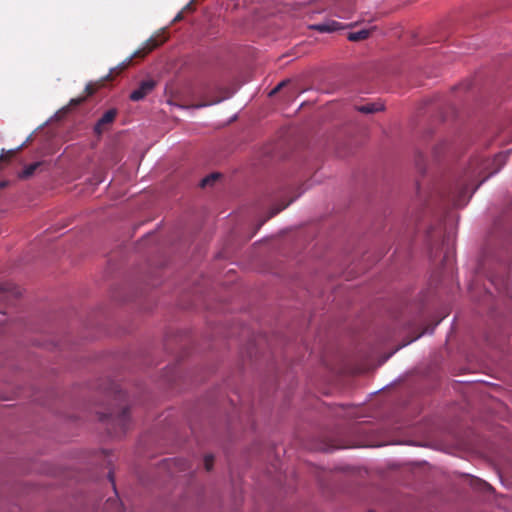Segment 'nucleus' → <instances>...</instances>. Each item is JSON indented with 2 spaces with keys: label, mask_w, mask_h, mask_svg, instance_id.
<instances>
[{
  "label": "nucleus",
  "mask_w": 512,
  "mask_h": 512,
  "mask_svg": "<svg viewBox=\"0 0 512 512\" xmlns=\"http://www.w3.org/2000/svg\"><path fill=\"white\" fill-rule=\"evenodd\" d=\"M204 106H206V105H205V104H199V105H195V106H193V107H194V108H201V107H204Z\"/></svg>",
  "instance_id": "13"
},
{
  "label": "nucleus",
  "mask_w": 512,
  "mask_h": 512,
  "mask_svg": "<svg viewBox=\"0 0 512 512\" xmlns=\"http://www.w3.org/2000/svg\"><path fill=\"white\" fill-rule=\"evenodd\" d=\"M383 109H384V106L382 104H378V103H368V104L362 105L358 108V110L360 112L366 113V114L375 113V112L381 111Z\"/></svg>",
  "instance_id": "4"
},
{
  "label": "nucleus",
  "mask_w": 512,
  "mask_h": 512,
  "mask_svg": "<svg viewBox=\"0 0 512 512\" xmlns=\"http://www.w3.org/2000/svg\"><path fill=\"white\" fill-rule=\"evenodd\" d=\"M34 168H35L34 166H30V167H29V169H27V170L25 171V174H26V175H30V174L33 172Z\"/></svg>",
  "instance_id": "9"
},
{
  "label": "nucleus",
  "mask_w": 512,
  "mask_h": 512,
  "mask_svg": "<svg viewBox=\"0 0 512 512\" xmlns=\"http://www.w3.org/2000/svg\"><path fill=\"white\" fill-rule=\"evenodd\" d=\"M142 54H143V53H142V50H138V51H136V52L134 53V56H138V55H142Z\"/></svg>",
  "instance_id": "11"
},
{
  "label": "nucleus",
  "mask_w": 512,
  "mask_h": 512,
  "mask_svg": "<svg viewBox=\"0 0 512 512\" xmlns=\"http://www.w3.org/2000/svg\"><path fill=\"white\" fill-rule=\"evenodd\" d=\"M369 36V30L363 29L357 32H351L348 34V39L350 41H359L366 39Z\"/></svg>",
  "instance_id": "5"
},
{
  "label": "nucleus",
  "mask_w": 512,
  "mask_h": 512,
  "mask_svg": "<svg viewBox=\"0 0 512 512\" xmlns=\"http://www.w3.org/2000/svg\"><path fill=\"white\" fill-rule=\"evenodd\" d=\"M312 28L322 33H330L343 29V26L341 25V23L337 21H327L324 23L313 25Z\"/></svg>",
  "instance_id": "3"
},
{
  "label": "nucleus",
  "mask_w": 512,
  "mask_h": 512,
  "mask_svg": "<svg viewBox=\"0 0 512 512\" xmlns=\"http://www.w3.org/2000/svg\"><path fill=\"white\" fill-rule=\"evenodd\" d=\"M155 83L152 80L143 81L140 86L134 90L130 98L133 101H139L143 99L148 93H150L154 89Z\"/></svg>",
  "instance_id": "1"
},
{
  "label": "nucleus",
  "mask_w": 512,
  "mask_h": 512,
  "mask_svg": "<svg viewBox=\"0 0 512 512\" xmlns=\"http://www.w3.org/2000/svg\"><path fill=\"white\" fill-rule=\"evenodd\" d=\"M282 85H283V83L278 84L277 87L271 92V94H273L276 91H278Z\"/></svg>",
  "instance_id": "10"
},
{
  "label": "nucleus",
  "mask_w": 512,
  "mask_h": 512,
  "mask_svg": "<svg viewBox=\"0 0 512 512\" xmlns=\"http://www.w3.org/2000/svg\"><path fill=\"white\" fill-rule=\"evenodd\" d=\"M174 107H177V108H180V109H184L186 108L185 106H182V105H177V104H172Z\"/></svg>",
  "instance_id": "12"
},
{
  "label": "nucleus",
  "mask_w": 512,
  "mask_h": 512,
  "mask_svg": "<svg viewBox=\"0 0 512 512\" xmlns=\"http://www.w3.org/2000/svg\"><path fill=\"white\" fill-rule=\"evenodd\" d=\"M217 178H218V174H211V175L205 177L204 179H202L201 186L204 187Z\"/></svg>",
  "instance_id": "7"
},
{
  "label": "nucleus",
  "mask_w": 512,
  "mask_h": 512,
  "mask_svg": "<svg viewBox=\"0 0 512 512\" xmlns=\"http://www.w3.org/2000/svg\"><path fill=\"white\" fill-rule=\"evenodd\" d=\"M158 45H159V42L156 39H153V38L149 39L147 41V43L145 44V47H144L145 52L144 53H147V52L151 51L152 49H154Z\"/></svg>",
  "instance_id": "6"
},
{
  "label": "nucleus",
  "mask_w": 512,
  "mask_h": 512,
  "mask_svg": "<svg viewBox=\"0 0 512 512\" xmlns=\"http://www.w3.org/2000/svg\"><path fill=\"white\" fill-rule=\"evenodd\" d=\"M116 116V111L111 109L106 111L103 116L99 119V121L96 123L94 130L97 134H101L103 131V126L110 124L113 122L114 118Z\"/></svg>",
  "instance_id": "2"
},
{
  "label": "nucleus",
  "mask_w": 512,
  "mask_h": 512,
  "mask_svg": "<svg viewBox=\"0 0 512 512\" xmlns=\"http://www.w3.org/2000/svg\"><path fill=\"white\" fill-rule=\"evenodd\" d=\"M213 463V457L212 456H206L205 457V467L207 470H210Z\"/></svg>",
  "instance_id": "8"
}]
</instances>
